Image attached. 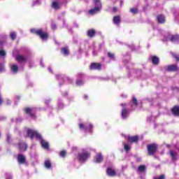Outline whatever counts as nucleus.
<instances>
[{
    "label": "nucleus",
    "instance_id": "f257e3e1",
    "mask_svg": "<svg viewBox=\"0 0 179 179\" xmlns=\"http://www.w3.org/2000/svg\"><path fill=\"white\" fill-rule=\"evenodd\" d=\"M30 31L32 34H36V36H38V37H39L42 40V41H45V40H48V38L50 37L48 32L44 31V29H43V28L36 29H31Z\"/></svg>",
    "mask_w": 179,
    "mask_h": 179
},
{
    "label": "nucleus",
    "instance_id": "f03ea898",
    "mask_svg": "<svg viewBox=\"0 0 179 179\" xmlns=\"http://www.w3.org/2000/svg\"><path fill=\"white\" fill-rule=\"evenodd\" d=\"M157 144L152 143L147 145L148 153L149 156H154L155 153L157 152Z\"/></svg>",
    "mask_w": 179,
    "mask_h": 179
},
{
    "label": "nucleus",
    "instance_id": "7ed1b4c3",
    "mask_svg": "<svg viewBox=\"0 0 179 179\" xmlns=\"http://www.w3.org/2000/svg\"><path fill=\"white\" fill-rule=\"evenodd\" d=\"M90 157V152L87 151H85L80 153H78V159L79 162H81V163H85Z\"/></svg>",
    "mask_w": 179,
    "mask_h": 179
},
{
    "label": "nucleus",
    "instance_id": "20e7f679",
    "mask_svg": "<svg viewBox=\"0 0 179 179\" xmlns=\"http://www.w3.org/2000/svg\"><path fill=\"white\" fill-rule=\"evenodd\" d=\"M25 114L29 115L32 120H36L37 116L36 115V112L34 111V108L27 107L24 109Z\"/></svg>",
    "mask_w": 179,
    "mask_h": 179
},
{
    "label": "nucleus",
    "instance_id": "39448f33",
    "mask_svg": "<svg viewBox=\"0 0 179 179\" xmlns=\"http://www.w3.org/2000/svg\"><path fill=\"white\" fill-rule=\"evenodd\" d=\"M90 71H101V64L93 62L90 66Z\"/></svg>",
    "mask_w": 179,
    "mask_h": 179
},
{
    "label": "nucleus",
    "instance_id": "423d86ee",
    "mask_svg": "<svg viewBox=\"0 0 179 179\" xmlns=\"http://www.w3.org/2000/svg\"><path fill=\"white\" fill-rule=\"evenodd\" d=\"M166 72H178L179 67L177 64H171L166 66Z\"/></svg>",
    "mask_w": 179,
    "mask_h": 179
},
{
    "label": "nucleus",
    "instance_id": "0eeeda50",
    "mask_svg": "<svg viewBox=\"0 0 179 179\" xmlns=\"http://www.w3.org/2000/svg\"><path fill=\"white\" fill-rule=\"evenodd\" d=\"M100 10H101V4L96 6L92 9L89 10L88 13H90V15H96V13H98V12H100Z\"/></svg>",
    "mask_w": 179,
    "mask_h": 179
},
{
    "label": "nucleus",
    "instance_id": "6e6552de",
    "mask_svg": "<svg viewBox=\"0 0 179 179\" xmlns=\"http://www.w3.org/2000/svg\"><path fill=\"white\" fill-rule=\"evenodd\" d=\"M127 141L129 143H138V142H139V136H129L127 138Z\"/></svg>",
    "mask_w": 179,
    "mask_h": 179
},
{
    "label": "nucleus",
    "instance_id": "1a4fd4ad",
    "mask_svg": "<svg viewBox=\"0 0 179 179\" xmlns=\"http://www.w3.org/2000/svg\"><path fill=\"white\" fill-rule=\"evenodd\" d=\"M17 160L19 164H24L26 163V157L24 155L18 154L17 156Z\"/></svg>",
    "mask_w": 179,
    "mask_h": 179
},
{
    "label": "nucleus",
    "instance_id": "9d476101",
    "mask_svg": "<svg viewBox=\"0 0 179 179\" xmlns=\"http://www.w3.org/2000/svg\"><path fill=\"white\" fill-rule=\"evenodd\" d=\"M157 20L159 24H163L166 23V16L162 14L157 15Z\"/></svg>",
    "mask_w": 179,
    "mask_h": 179
},
{
    "label": "nucleus",
    "instance_id": "9b49d317",
    "mask_svg": "<svg viewBox=\"0 0 179 179\" xmlns=\"http://www.w3.org/2000/svg\"><path fill=\"white\" fill-rule=\"evenodd\" d=\"M15 59L18 62H24V64H26L27 62V57H26V56H23L22 55H17L15 57Z\"/></svg>",
    "mask_w": 179,
    "mask_h": 179
},
{
    "label": "nucleus",
    "instance_id": "f8f14e48",
    "mask_svg": "<svg viewBox=\"0 0 179 179\" xmlns=\"http://www.w3.org/2000/svg\"><path fill=\"white\" fill-rule=\"evenodd\" d=\"M106 174L109 177H115L117 176V172H115V170L113 169L111 167H108L106 169Z\"/></svg>",
    "mask_w": 179,
    "mask_h": 179
},
{
    "label": "nucleus",
    "instance_id": "ddd939ff",
    "mask_svg": "<svg viewBox=\"0 0 179 179\" xmlns=\"http://www.w3.org/2000/svg\"><path fill=\"white\" fill-rule=\"evenodd\" d=\"M171 111L175 117H179V106L176 105L174 106L171 109Z\"/></svg>",
    "mask_w": 179,
    "mask_h": 179
},
{
    "label": "nucleus",
    "instance_id": "4468645a",
    "mask_svg": "<svg viewBox=\"0 0 179 179\" xmlns=\"http://www.w3.org/2000/svg\"><path fill=\"white\" fill-rule=\"evenodd\" d=\"M18 145V149L20 152H22V150H24V152H26L27 150V145L23 142H19L17 143Z\"/></svg>",
    "mask_w": 179,
    "mask_h": 179
},
{
    "label": "nucleus",
    "instance_id": "2eb2a0df",
    "mask_svg": "<svg viewBox=\"0 0 179 179\" xmlns=\"http://www.w3.org/2000/svg\"><path fill=\"white\" fill-rule=\"evenodd\" d=\"M128 115H129V110H128V108H122V117L123 118V120H127V118H128Z\"/></svg>",
    "mask_w": 179,
    "mask_h": 179
},
{
    "label": "nucleus",
    "instance_id": "dca6fc26",
    "mask_svg": "<svg viewBox=\"0 0 179 179\" xmlns=\"http://www.w3.org/2000/svg\"><path fill=\"white\" fill-rule=\"evenodd\" d=\"M37 131L31 129H28L27 130V134L28 136H29L30 139H34V136L36 135V133Z\"/></svg>",
    "mask_w": 179,
    "mask_h": 179
},
{
    "label": "nucleus",
    "instance_id": "f3484780",
    "mask_svg": "<svg viewBox=\"0 0 179 179\" xmlns=\"http://www.w3.org/2000/svg\"><path fill=\"white\" fill-rule=\"evenodd\" d=\"M87 37H90V38H93V37L96 36V30L93 29H88L87 31Z\"/></svg>",
    "mask_w": 179,
    "mask_h": 179
},
{
    "label": "nucleus",
    "instance_id": "a211bd4d",
    "mask_svg": "<svg viewBox=\"0 0 179 179\" xmlns=\"http://www.w3.org/2000/svg\"><path fill=\"white\" fill-rule=\"evenodd\" d=\"M40 143L43 149H46L47 150L50 149V144L48 143V142L45 141V140H41V141H40Z\"/></svg>",
    "mask_w": 179,
    "mask_h": 179
},
{
    "label": "nucleus",
    "instance_id": "6ab92c4d",
    "mask_svg": "<svg viewBox=\"0 0 179 179\" xmlns=\"http://www.w3.org/2000/svg\"><path fill=\"white\" fill-rule=\"evenodd\" d=\"M169 155L171 157L172 162L177 161V153L176 152H174L173 150H171L169 151Z\"/></svg>",
    "mask_w": 179,
    "mask_h": 179
},
{
    "label": "nucleus",
    "instance_id": "aec40b11",
    "mask_svg": "<svg viewBox=\"0 0 179 179\" xmlns=\"http://www.w3.org/2000/svg\"><path fill=\"white\" fill-rule=\"evenodd\" d=\"M170 41L171 43H176V41H179V35L176 34V35H172L171 36V38H169Z\"/></svg>",
    "mask_w": 179,
    "mask_h": 179
},
{
    "label": "nucleus",
    "instance_id": "412c9836",
    "mask_svg": "<svg viewBox=\"0 0 179 179\" xmlns=\"http://www.w3.org/2000/svg\"><path fill=\"white\" fill-rule=\"evenodd\" d=\"M113 22L115 24H118L121 23V17L120 15H116L113 17Z\"/></svg>",
    "mask_w": 179,
    "mask_h": 179
},
{
    "label": "nucleus",
    "instance_id": "4be33fe9",
    "mask_svg": "<svg viewBox=\"0 0 179 179\" xmlns=\"http://www.w3.org/2000/svg\"><path fill=\"white\" fill-rule=\"evenodd\" d=\"M96 163H101L103 162V155L101 154H97L95 157Z\"/></svg>",
    "mask_w": 179,
    "mask_h": 179
},
{
    "label": "nucleus",
    "instance_id": "5701e85b",
    "mask_svg": "<svg viewBox=\"0 0 179 179\" xmlns=\"http://www.w3.org/2000/svg\"><path fill=\"white\" fill-rule=\"evenodd\" d=\"M159 59L157 56H152V62L153 65H159Z\"/></svg>",
    "mask_w": 179,
    "mask_h": 179
},
{
    "label": "nucleus",
    "instance_id": "b1692460",
    "mask_svg": "<svg viewBox=\"0 0 179 179\" xmlns=\"http://www.w3.org/2000/svg\"><path fill=\"white\" fill-rule=\"evenodd\" d=\"M10 69L13 73H17L19 71V67L16 64H13L11 67Z\"/></svg>",
    "mask_w": 179,
    "mask_h": 179
},
{
    "label": "nucleus",
    "instance_id": "393cba45",
    "mask_svg": "<svg viewBox=\"0 0 179 179\" xmlns=\"http://www.w3.org/2000/svg\"><path fill=\"white\" fill-rule=\"evenodd\" d=\"M44 166H45V167H46V169H51V167H52L51 161H50V160L45 161Z\"/></svg>",
    "mask_w": 179,
    "mask_h": 179
},
{
    "label": "nucleus",
    "instance_id": "a878e982",
    "mask_svg": "<svg viewBox=\"0 0 179 179\" xmlns=\"http://www.w3.org/2000/svg\"><path fill=\"white\" fill-rule=\"evenodd\" d=\"M61 51L64 55H69V50H68V48H62Z\"/></svg>",
    "mask_w": 179,
    "mask_h": 179
},
{
    "label": "nucleus",
    "instance_id": "bb28decb",
    "mask_svg": "<svg viewBox=\"0 0 179 179\" xmlns=\"http://www.w3.org/2000/svg\"><path fill=\"white\" fill-rule=\"evenodd\" d=\"M52 7L54 9L58 10V9H59V3H58V2H57V1H53L52 3Z\"/></svg>",
    "mask_w": 179,
    "mask_h": 179
},
{
    "label": "nucleus",
    "instance_id": "cd10ccee",
    "mask_svg": "<svg viewBox=\"0 0 179 179\" xmlns=\"http://www.w3.org/2000/svg\"><path fill=\"white\" fill-rule=\"evenodd\" d=\"M138 171H140V173H143V171H146V166L145 165H141L138 166Z\"/></svg>",
    "mask_w": 179,
    "mask_h": 179
},
{
    "label": "nucleus",
    "instance_id": "c85d7f7f",
    "mask_svg": "<svg viewBox=\"0 0 179 179\" xmlns=\"http://www.w3.org/2000/svg\"><path fill=\"white\" fill-rule=\"evenodd\" d=\"M36 139H38L40 141V142H41V141H43V137L41 136V134H38V132L36 131V133H35V136H34Z\"/></svg>",
    "mask_w": 179,
    "mask_h": 179
},
{
    "label": "nucleus",
    "instance_id": "c756f323",
    "mask_svg": "<svg viewBox=\"0 0 179 179\" xmlns=\"http://www.w3.org/2000/svg\"><path fill=\"white\" fill-rule=\"evenodd\" d=\"M10 37L13 41H15V40H16V32H11L10 34Z\"/></svg>",
    "mask_w": 179,
    "mask_h": 179
},
{
    "label": "nucleus",
    "instance_id": "7c9ffc66",
    "mask_svg": "<svg viewBox=\"0 0 179 179\" xmlns=\"http://www.w3.org/2000/svg\"><path fill=\"white\" fill-rule=\"evenodd\" d=\"M124 149L126 152H129V150H131V146H129L128 144H124Z\"/></svg>",
    "mask_w": 179,
    "mask_h": 179
},
{
    "label": "nucleus",
    "instance_id": "2f4dec72",
    "mask_svg": "<svg viewBox=\"0 0 179 179\" xmlns=\"http://www.w3.org/2000/svg\"><path fill=\"white\" fill-rule=\"evenodd\" d=\"M60 157H66V150H62L59 154Z\"/></svg>",
    "mask_w": 179,
    "mask_h": 179
},
{
    "label": "nucleus",
    "instance_id": "473e14b6",
    "mask_svg": "<svg viewBox=\"0 0 179 179\" xmlns=\"http://www.w3.org/2000/svg\"><path fill=\"white\" fill-rule=\"evenodd\" d=\"M108 58H111V59H115V57L114 54H113L110 52H108Z\"/></svg>",
    "mask_w": 179,
    "mask_h": 179
},
{
    "label": "nucleus",
    "instance_id": "72a5a7b5",
    "mask_svg": "<svg viewBox=\"0 0 179 179\" xmlns=\"http://www.w3.org/2000/svg\"><path fill=\"white\" fill-rule=\"evenodd\" d=\"M172 57L175 58V59L178 62H179V55H176L175 53H172Z\"/></svg>",
    "mask_w": 179,
    "mask_h": 179
},
{
    "label": "nucleus",
    "instance_id": "f704fd0d",
    "mask_svg": "<svg viewBox=\"0 0 179 179\" xmlns=\"http://www.w3.org/2000/svg\"><path fill=\"white\" fill-rule=\"evenodd\" d=\"M76 85H77V86H82V85H83V81L82 80H78L76 82Z\"/></svg>",
    "mask_w": 179,
    "mask_h": 179
},
{
    "label": "nucleus",
    "instance_id": "c9c22d12",
    "mask_svg": "<svg viewBox=\"0 0 179 179\" xmlns=\"http://www.w3.org/2000/svg\"><path fill=\"white\" fill-rule=\"evenodd\" d=\"M87 129L89 131H92V129H93V125L92 124H90L88 127H85V131H87Z\"/></svg>",
    "mask_w": 179,
    "mask_h": 179
},
{
    "label": "nucleus",
    "instance_id": "e433bc0d",
    "mask_svg": "<svg viewBox=\"0 0 179 179\" xmlns=\"http://www.w3.org/2000/svg\"><path fill=\"white\" fill-rule=\"evenodd\" d=\"M2 72H5V66L0 64V73H2Z\"/></svg>",
    "mask_w": 179,
    "mask_h": 179
},
{
    "label": "nucleus",
    "instance_id": "4c0bfd02",
    "mask_svg": "<svg viewBox=\"0 0 179 179\" xmlns=\"http://www.w3.org/2000/svg\"><path fill=\"white\" fill-rule=\"evenodd\" d=\"M130 12L134 15L138 13V8H131Z\"/></svg>",
    "mask_w": 179,
    "mask_h": 179
},
{
    "label": "nucleus",
    "instance_id": "58836bf2",
    "mask_svg": "<svg viewBox=\"0 0 179 179\" xmlns=\"http://www.w3.org/2000/svg\"><path fill=\"white\" fill-rule=\"evenodd\" d=\"M6 55V52L4 50H0V57H5Z\"/></svg>",
    "mask_w": 179,
    "mask_h": 179
},
{
    "label": "nucleus",
    "instance_id": "ea45409f",
    "mask_svg": "<svg viewBox=\"0 0 179 179\" xmlns=\"http://www.w3.org/2000/svg\"><path fill=\"white\" fill-rule=\"evenodd\" d=\"M133 104H134V106H138V99H136V97H133Z\"/></svg>",
    "mask_w": 179,
    "mask_h": 179
},
{
    "label": "nucleus",
    "instance_id": "a19ab883",
    "mask_svg": "<svg viewBox=\"0 0 179 179\" xmlns=\"http://www.w3.org/2000/svg\"><path fill=\"white\" fill-rule=\"evenodd\" d=\"M10 139H11V137H10V134H7L6 135V141L8 142V143H10Z\"/></svg>",
    "mask_w": 179,
    "mask_h": 179
},
{
    "label": "nucleus",
    "instance_id": "79ce46f5",
    "mask_svg": "<svg viewBox=\"0 0 179 179\" xmlns=\"http://www.w3.org/2000/svg\"><path fill=\"white\" fill-rule=\"evenodd\" d=\"M100 4L101 5L100 0H94V5H96V6H99Z\"/></svg>",
    "mask_w": 179,
    "mask_h": 179
},
{
    "label": "nucleus",
    "instance_id": "37998d69",
    "mask_svg": "<svg viewBox=\"0 0 179 179\" xmlns=\"http://www.w3.org/2000/svg\"><path fill=\"white\" fill-rule=\"evenodd\" d=\"M154 179H166V176L164 175H161L158 178H154Z\"/></svg>",
    "mask_w": 179,
    "mask_h": 179
},
{
    "label": "nucleus",
    "instance_id": "c03bdc74",
    "mask_svg": "<svg viewBox=\"0 0 179 179\" xmlns=\"http://www.w3.org/2000/svg\"><path fill=\"white\" fill-rule=\"evenodd\" d=\"M79 128H80V129H85L86 127H85V124L80 123Z\"/></svg>",
    "mask_w": 179,
    "mask_h": 179
},
{
    "label": "nucleus",
    "instance_id": "a18cd8bd",
    "mask_svg": "<svg viewBox=\"0 0 179 179\" xmlns=\"http://www.w3.org/2000/svg\"><path fill=\"white\" fill-rule=\"evenodd\" d=\"M51 27L53 30H57V24H52Z\"/></svg>",
    "mask_w": 179,
    "mask_h": 179
},
{
    "label": "nucleus",
    "instance_id": "49530a36",
    "mask_svg": "<svg viewBox=\"0 0 179 179\" xmlns=\"http://www.w3.org/2000/svg\"><path fill=\"white\" fill-rule=\"evenodd\" d=\"M120 106L122 107V108H127V103H121Z\"/></svg>",
    "mask_w": 179,
    "mask_h": 179
},
{
    "label": "nucleus",
    "instance_id": "de8ad7c7",
    "mask_svg": "<svg viewBox=\"0 0 179 179\" xmlns=\"http://www.w3.org/2000/svg\"><path fill=\"white\" fill-rule=\"evenodd\" d=\"M3 104V99H2V96H0V106H2Z\"/></svg>",
    "mask_w": 179,
    "mask_h": 179
},
{
    "label": "nucleus",
    "instance_id": "09e8293b",
    "mask_svg": "<svg viewBox=\"0 0 179 179\" xmlns=\"http://www.w3.org/2000/svg\"><path fill=\"white\" fill-rule=\"evenodd\" d=\"M118 10V9L117 8V7H113V11L114 12V13H116V12Z\"/></svg>",
    "mask_w": 179,
    "mask_h": 179
},
{
    "label": "nucleus",
    "instance_id": "8fccbe9b",
    "mask_svg": "<svg viewBox=\"0 0 179 179\" xmlns=\"http://www.w3.org/2000/svg\"><path fill=\"white\" fill-rule=\"evenodd\" d=\"M136 162H137V163H140V162H142V158L141 157H138L136 159Z\"/></svg>",
    "mask_w": 179,
    "mask_h": 179
},
{
    "label": "nucleus",
    "instance_id": "3c124183",
    "mask_svg": "<svg viewBox=\"0 0 179 179\" xmlns=\"http://www.w3.org/2000/svg\"><path fill=\"white\" fill-rule=\"evenodd\" d=\"M166 147H167V148H171V145H170L169 144H167V145H166Z\"/></svg>",
    "mask_w": 179,
    "mask_h": 179
},
{
    "label": "nucleus",
    "instance_id": "603ef678",
    "mask_svg": "<svg viewBox=\"0 0 179 179\" xmlns=\"http://www.w3.org/2000/svg\"><path fill=\"white\" fill-rule=\"evenodd\" d=\"M6 179H12L11 176H8Z\"/></svg>",
    "mask_w": 179,
    "mask_h": 179
},
{
    "label": "nucleus",
    "instance_id": "864d4df0",
    "mask_svg": "<svg viewBox=\"0 0 179 179\" xmlns=\"http://www.w3.org/2000/svg\"><path fill=\"white\" fill-rule=\"evenodd\" d=\"M120 3H121V5H122V3H123L122 1H120Z\"/></svg>",
    "mask_w": 179,
    "mask_h": 179
},
{
    "label": "nucleus",
    "instance_id": "5fc2aeb1",
    "mask_svg": "<svg viewBox=\"0 0 179 179\" xmlns=\"http://www.w3.org/2000/svg\"><path fill=\"white\" fill-rule=\"evenodd\" d=\"M50 72H52V70H50Z\"/></svg>",
    "mask_w": 179,
    "mask_h": 179
},
{
    "label": "nucleus",
    "instance_id": "6e6d98bb",
    "mask_svg": "<svg viewBox=\"0 0 179 179\" xmlns=\"http://www.w3.org/2000/svg\"><path fill=\"white\" fill-rule=\"evenodd\" d=\"M0 136H1V134H0Z\"/></svg>",
    "mask_w": 179,
    "mask_h": 179
},
{
    "label": "nucleus",
    "instance_id": "4d7b16f0",
    "mask_svg": "<svg viewBox=\"0 0 179 179\" xmlns=\"http://www.w3.org/2000/svg\"><path fill=\"white\" fill-rule=\"evenodd\" d=\"M0 44H1V42H0Z\"/></svg>",
    "mask_w": 179,
    "mask_h": 179
}]
</instances>
